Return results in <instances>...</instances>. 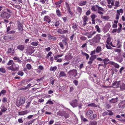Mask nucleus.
Listing matches in <instances>:
<instances>
[{"instance_id":"1","label":"nucleus","mask_w":125,"mask_h":125,"mask_svg":"<svg viewBox=\"0 0 125 125\" xmlns=\"http://www.w3.org/2000/svg\"><path fill=\"white\" fill-rule=\"evenodd\" d=\"M69 77L73 80H76L78 79L79 76L77 77H76L77 75V71L76 69H73L69 71L68 72Z\"/></svg>"},{"instance_id":"2","label":"nucleus","mask_w":125,"mask_h":125,"mask_svg":"<svg viewBox=\"0 0 125 125\" xmlns=\"http://www.w3.org/2000/svg\"><path fill=\"white\" fill-rule=\"evenodd\" d=\"M101 36L100 34L96 35L90 40V42L93 44L98 43L100 42Z\"/></svg>"},{"instance_id":"3","label":"nucleus","mask_w":125,"mask_h":125,"mask_svg":"<svg viewBox=\"0 0 125 125\" xmlns=\"http://www.w3.org/2000/svg\"><path fill=\"white\" fill-rule=\"evenodd\" d=\"M25 101V97L24 96L20 97L19 100L16 99V105L18 107L20 106H22L24 103Z\"/></svg>"},{"instance_id":"4","label":"nucleus","mask_w":125,"mask_h":125,"mask_svg":"<svg viewBox=\"0 0 125 125\" xmlns=\"http://www.w3.org/2000/svg\"><path fill=\"white\" fill-rule=\"evenodd\" d=\"M1 17L3 18L8 19L11 16V14L8 13L7 12L3 11L0 14Z\"/></svg>"},{"instance_id":"5","label":"nucleus","mask_w":125,"mask_h":125,"mask_svg":"<svg viewBox=\"0 0 125 125\" xmlns=\"http://www.w3.org/2000/svg\"><path fill=\"white\" fill-rule=\"evenodd\" d=\"M96 32L94 31L91 32L89 33H83L82 34L84 35H86L89 38H91L94 34H95Z\"/></svg>"},{"instance_id":"6","label":"nucleus","mask_w":125,"mask_h":125,"mask_svg":"<svg viewBox=\"0 0 125 125\" xmlns=\"http://www.w3.org/2000/svg\"><path fill=\"white\" fill-rule=\"evenodd\" d=\"M78 101L76 99L74 100L69 102L70 105L73 107H76L78 105Z\"/></svg>"},{"instance_id":"7","label":"nucleus","mask_w":125,"mask_h":125,"mask_svg":"<svg viewBox=\"0 0 125 125\" xmlns=\"http://www.w3.org/2000/svg\"><path fill=\"white\" fill-rule=\"evenodd\" d=\"M119 108L123 109L125 107V100L120 102L118 104Z\"/></svg>"},{"instance_id":"8","label":"nucleus","mask_w":125,"mask_h":125,"mask_svg":"<svg viewBox=\"0 0 125 125\" xmlns=\"http://www.w3.org/2000/svg\"><path fill=\"white\" fill-rule=\"evenodd\" d=\"M121 81H120L118 82L116 81L112 84V87H119Z\"/></svg>"},{"instance_id":"9","label":"nucleus","mask_w":125,"mask_h":125,"mask_svg":"<svg viewBox=\"0 0 125 125\" xmlns=\"http://www.w3.org/2000/svg\"><path fill=\"white\" fill-rule=\"evenodd\" d=\"M96 58V56L95 55H91L89 59V61L88 62V64H91L93 63V61Z\"/></svg>"},{"instance_id":"10","label":"nucleus","mask_w":125,"mask_h":125,"mask_svg":"<svg viewBox=\"0 0 125 125\" xmlns=\"http://www.w3.org/2000/svg\"><path fill=\"white\" fill-rule=\"evenodd\" d=\"M18 27L19 31H22L23 30L22 25L19 21H18L17 22Z\"/></svg>"},{"instance_id":"11","label":"nucleus","mask_w":125,"mask_h":125,"mask_svg":"<svg viewBox=\"0 0 125 125\" xmlns=\"http://www.w3.org/2000/svg\"><path fill=\"white\" fill-rule=\"evenodd\" d=\"M14 38L10 35H7L5 36L3 38L4 40L7 41L8 40H13L14 39Z\"/></svg>"},{"instance_id":"12","label":"nucleus","mask_w":125,"mask_h":125,"mask_svg":"<svg viewBox=\"0 0 125 125\" xmlns=\"http://www.w3.org/2000/svg\"><path fill=\"white\" fill-rule=\"evenodd\" d=\"M118 98L117 97H116L114 98H112L111 99L109 100V102L111 103H116L117 101Z\"/></svg>"},{"instance_id":"13","label":"nucleus","mask_w":125,"mask_h":125,"mask_svg":"<svg viewBox=\"0 0 125 125\" xmlns=\"http://www.w3.org/2000/svg\"><path fill=\"white\" fill-rule=\"evenodd\" d=\"M110 63L111 65H113L116 68H118L120 66L118 64L112 61L110 62Z\"/></svg>"},{"instance_id":"14","label":"nucleus","mask_w":125,"mask_h":125,"mask_svg":"<svg viewBox=\"0 0 125 125\" xmlns=\"http://www.w3.org/2000/svg\"><path fill=\"white\" fill-rule=\"evenodd\" d=\"M59 77V78L61 77H67V75L64 72L62 71L60 72Z\"/></svg>"},{"instance_id":"15","label":"nucleus","mask_w":125,"mask_h":125,"mask_svg":"<svg viewBox=\"0 0 125 125\" xmlns=\"http://www.w3.org/2000/svg\"><path fill=\"white\" fill-rule=\"evenodd\" d=\"M44 21H46L48 23L50 22L51 20L50 19V18L48 16H45L44 17Z\"/></svg>"},{"instance_id":"16","label":"nucleus","mask_w":125,"mask_h":125,"mask_svg":"<svg viewBox=\"0 0 125 125\" xmlns=\"http://www.w3.org/2000/svg\"><path fill=\"white\" fill-rule=\"evenodd\" d=\"M1 110L2 112H4L7 110V108L4 105H2L0 107Z\"/></svg>"},{"instance_id":"17","label":"nucleus","mask_w":125,"mask_h":125,"mask_svg":"<svg viewBox=\"0 0 125 125\" xmlns=\"http://www.w3.org/2000/svg\"><path fill=\"white\" fill-rule=\"evenodd\" d=\"M27 54L31 55L34 52V51H33L32 49L27 50L26 51Z\"/></svg>"},{"instance_id":"18","label":"nucleus","mask_w":125,"mask_h":125,"mask_svg":"<svg viewBox=\"0 0 125 125\" xmlns=\"http://www.w3.org/2000/svg\"><path fill=\"white\" fill-rule=\"evenodd\" d=\"M87 3V1H81L78 3V5L80 6H83L85 5Z\"/></svg>"},{"instance_id":"19","label":"nucleus","mask_w":125,"mask_h":125,"mask_svg":"<svg viewBox=\"0 0 125 125\" xmlns=\"http://www.w3.org/2000/svg\"><path fill=\"white\" fill-rule=\"evenodd\" d=\"M110 27V25H109V26H107L105 27L104 29V32H107L109 30Z\"/></svg>"},{"instance_id":"20","label":"nucleus","mask_w":125,"mask_h":125,"mask_svg":"<svg viewBox=\"0 0 125 125\" xmlns=\"http://www.w3.org/2000/svg\"><path fill=\"white\" fill-rule=\"evenodd\" d=\"M48 37L49 39H52L53 41H55L56 40V37L52 36L50 34H48Z\"/></svg>"},{"instance_id":"21","label":"nucleus","mask_w":125,"mask_h":125,"mask_svg":"<svg viewBox=\"0 0 125 125\" xmlns=\"http://www.w3.org/2000/svg\"><path fill=\"white\" fill-rule=\"evenodd\" d=\"M101 47L100 46H98L96 49V52L97 53L101 51Z\"/></svg>"},{"instance_id":"22","label":"nucleus","mask_w":125,"mask_h":125,"mask_svg":"<svg viewBox=\"0 0 125 125\" xmlns=\"http://www.w3.org/2000/svg\"><path fill=\"white\" fill-rule=\"evenodd\" d=\"M77 12H78L80 13V15H81L82 11V8L79 6L77 7Z\"/></svg>"},{"instance_id":"23","label":"nucleus","mask_w":125,"mask_h":125,"mask_svg":"<svg viewBox=\"0 0 125 125\" xmlns=\"http://www.w3.org/2000/svg\"><path fill=\"white\" fill-rule=\"evenodd\" d=\"M97 122L95 121H90L89 125H97Z\"/></svg>"},{"instance_id":"24","label":"nucleus","mask_w":125,"mask_h":125,"mask_svg":"<svg viewBox=\"0 0 125 125\" xmlns=\"http://www.w3.org/2000/svg\"><path fill=\"white\" fill-rule=\"evenodd\" d=\"M17 48L21 51H22L24 49V47L23 45H19L17 47Z\"/></svg>"},{"instance_id":"25","label":"nucleus","mask_w":125,"mask_h":125,"mask_svg":"<svg viewBox=\"0 0 125 125\" xmlns=\"http://www.w3.org/2000/svg\"><path fill=\"white\" fill-rule=\"evenodd\" d=\"M72 27L75 30L77 29V26L78 25H77L76 23H73L72 24Z\"/></svg>"},{"instance_id":"26","label":"nucleus","mask_w":125,"mask_h":125,"mask_svg":"<svg viewBox=\"0 0 125 125\" xmlns=\"http://www.w3.org/2000/svg\"><path fill=\"white\" fill-rule=\"evenodd\" d=\"M50 83L52 85H53L54 83V82L55 81H56L55 79H54L52 77H51L50 78Z\"/></svg>"},{"instance_id":"27","label":"nucleus","mask_w":125,"mask_h":125,"mask_svg":"<svg viewBox=\"0 0 125 125\" xmlns=\"http://www.w3.org/2000/svg\"><path fill=\"white\" fill-rule=\"evenodd\" d=\"M121 89L125 90V84L124 83H122L119 86Z\"/></svg>"},{"instance_id":"28","label":"nucleus","mask_w":125,"mask_h":125,"mask_svg":"<svg viewBox=\"0 0 125 125\" xmlns=\"http://www.w3.org/2000/svg\"><path fill=\"white\" fill-rule=\"evenodd\" d=\"M7 52L8 53H13L15 51L14 50H12V49L10 48L8 49Z\"/></svg>"},{"instance_id":"29","label":"nucleus","mask_w":125,"mask_h":125,"mask_svg":"<svg viewBox=\"0 0 125 125\" xmlns=\"http://www.w3.org/2000/svg\"><path fill=\"white\" fill-rule=\"evenodd\" d=\"M19 69L18 67H15L13 65H12V71H16L18 70Z\"/></svg>"},{"instance_id":"30","label":"nucleus","mask_w":125,"mask_h":125,"mask_svg":"<svg viewBox=\"0 0 125 125\" xmlns=\"http://www.w3.org/2000/svg\"><path fill=\"white\" fill-rule=\"evenodd\" d=\"M88 106H91L92 107H97V105L94 103L90 104L88 105Z\"/></svg>"},{"instance_id":"31","label":"nucleus","mask_w":125,"mask_h":125,"mask_svg":"<svg viewBox=\"0 0 125 125\" xmlns=\"http://www.w3.org/2000/svg\"><path fill=\"white\" fill-rule=\"evenodd\" d=\"M57 69V67L56 66H54L53 67H51L50 68V70L52 71H54Z\"/></svg>"},{"instance_id":"32","label":"nucleus","mask_w":125,"mask_h":125,"mask_svg":"<svg viewBox=\"0 0 125 125\" xmlns=\"http://www.w3.org/2000/svg\"><path fill=\"white\" fill-rule=\"evenodd\" d=\"M67 40V39L66 38H65V39L62 40V42L65 45H68L67 42L66 41Z\"/></svg>"},{"instance_id":"33","label":"nucleus","mask_w":125,"mask_h":125,"mask_svg":"<svg viewBox=\"0 0 125 125\" xmlns=\"http://www.w3.org/2000/svg\"><path fill=\"white\" fill-rule=\"evenodd\" d=\"M91 17L92 20H95L94 19L96 17H97V16L94 14H92L91 16Z\"/></svg>"},{"instance_id":"34","label":"nucleus","mask_w":125,"mask_h":125,"mask_svg":"<svg viewBox=\"0 0 125 125\" xmlns=\"http://www.w3.org/2000/svg\"><path fill=\"white\" fill-rule=\"evenodd\" d=\"M63 116H64L65 119L69 117V115L68 113H66L65 112L64 113Z\"/></svg>"},{"instance_id":"35","label":"nucleus","mask_w":125,"mask_h":125,"mask_svg":"<svg viewBox=\"0 0 125 125\" xmlns=\"http://www.w3.org/2000/svg\"><path fill=\"white\" fill-rule=\"evenodd\" d=\"M38 42H33L31 43V45H32L36 46L38 45Z\"/></svg>"},{"instance_id":"36","label":"nucleus","mask_w":125,"mask_h":125,"mask_svg":"<svg viewBox=\"0 0 125 125\" xmlns=\"http://www.w3.org/2000/svg\"><path fill=\"white\" fill-rule=\"evenodd\" d=\"M123 59L122 57L119 58L117 59V61L120 63H121L123 61Z\"/></svg>"},{"instance_id":"37","label":"nucleus","mask_w":125,"mask_h":125,"mask_svg":"<svg viewBox=\"0 0 125 125\" xmlns=\"http://www.w3.org/2000/svg\"><path fill=\"white\" fill-rule=\"evenodd\" d=\"M101 18L104 19L105 20H107L109 19V17L108 16H103L102 15H101Z\"/></svg>"},{"instance_id":"38","label":"nucleus","mask_w":125,"mask_h":125,"mask_svg":"<svg viewBox=\"0 0 125 125\" xmlns=\"http://www.w3.org/2000/svg\"><path fill=\"white\" fill-rule=\"evenodd\" d=\"M93 113V112L92 110H88L86 112V115H89L90 114Z\"/></svg>"},{"instance_id":"39","label":"nucleus","mask_w":125,"mask_h":125,"mask_svg":"<svg viewBox=\"0 0 125 125\" xmlns=\"http://www.w3.org/2000/svg\"><path fill=\"white\" fill-rule=\"evenodd\" d=\"M56 12L58 16L60 17L61 15V12L59 10H56Z\"/></svg>"},{"instance_id":"40","label":"nucleus","mask_w":125,"mask_h":125,"mask_svg":"<svg viewBox=\"0 0 125 125\" xmlns=\"http://www.w3.org/2000/svg\"><path fill=\"white\" fill-rule=\"evenodd\" d=\"M26 67L28 70H30L31 69V66L30 64H28L26 65Z\"/></svg>"},{"instance_id":"41","label":"nucleus","mask_w":125,"mask_h":125,"mask_svg":"<svg viewBox=\"0 0 125 125\" xmlns=\"http://www.w3.org/2000/svg\"><path fill=\"white\" fill-rule=\"evenodd\" d=\"M81 118L82 120H83L84 122L87 121L88 120L86 118H84L83 117L82 115L81 116Z\"/></svg>"},{"instance_id":"42","label":"nucleus","mask_w":125,"mask_h":125,"mask_svg":"<svg viewBox=\"0 0 125 125\" xmlns=\"http://www.w3.org/2000/svg\"><path fill=\"white\" fill-rule=\"evenodd\" d=\"M17 74L18 75L22 76L23 75L24 73L22 71H20L18 72Z\"/></svg>"},{"instance_id":"43","label":"nucleus","mask_w":125,"mask_h":125,"mask_svg":"<svg viewBox=\"0 0 125 125\" xmlns=\"http://www.w3.org/2000/svg\"><path fill=\"white\" fill-rule=\"evenodd\" d=\"M95 28L96 29L97 31L99 32H100L101 31L99 27V26L98 25H96L95 27Z\"/></svg>"},{"instance_id":"44","label":"nucleus","mask_w":125,"mask_h":125,"mask_svg":"<svg viewBox=\"0 0 125 125\" xmlns=\"http://www.w3.org/2000/svg\"><path fill=\"white\" fill-rule=\"evenodd\" d=\"M0 72L3 73H4L6 72V71L5 69L3 68H0Z\"/></svg>"},{"instance_id":"45","label":"nucleus","mask_w":125,"mask_h":125,"mask_svg":"<svg viewBox=\"0 0 125 125\" xmlns=\"http://www.w3.org/2000/svg\"><path fill=\"white\" fill-rule=\"evenodd\" d=\"M84 22H86L88 19L87 17L86 16H84V17H83Z\"/></svg>"},{"instance_id":"46","label":"nucleus","mask_w":125,"mask_h":125,"mask_svg":"<svg viewBox=\"0 0 125 125\" xmlns=\"http://www.w3.org/2000/svg\"><path fill=\"white\" fill-rule=\"evenodd\" d=\"M63 0H60L59 1L57 2H56L55 4L56 5H58L59 4H61Z\"/></svg>"},{"instance_id":"47","label":"nucleus","mask_w":125,"mask_h":125,"mask_svg":"<svg viewBox=\"0 0 125 125\" xmlns=\"http://www.w3.org/2000/svg\"><path fill=\"white\" fill-rule=\"evenodd\" d=\"M13 63V61L12 60H10L8 63H7V65H10L12 64Z\"/></svg>"},{"instance_id":"48","label":"nucleus","mask_w":125,"mask_h":125,"mask_svg":"<svg viewBox=\"0 0 125 125\" xmlns=\"http://www.w3.org/2000/svg\"><path fill=\"white\" fill-rule=\"evenodd\" d=\"M80 40H83V41H85L86 40V38L83 36H81L80 38Z\"/></svg>"},{"instance_id":"49","label":"nucleus","mask_w":125,"mask_h":125,"mask_svg":"<svg viewBox=\"0 0 125 125\" xmlns=\"http://www.w3.org/2000/svg\"><path fill=\"white\" fill-rule=\"evenodd\" d=\"M97 115L96 114H94L93 115V117H92V118H91V119L92 120H93L94 119L96 118L97 117Z\"/></svg>"},{"instance_id":"50","label":"nucleus","mask_w":125,"mask_h":125,"mask_svg":"<svg viewBox=\"0 0 125 125\" xmlns=\"http://www.w3.org/2000/svg\"><path fill=\"white\" fill-rule=\"evenodd\" d=\"M57 32L58 33H60L61 34H62V30L60 29H59L57 30Z\"/></svg>"},{"instance_id":"51","label":"nucleus","mask_w":125,"mask_h":125,"mask_svg":"<svg viewBox=\"0 0 125 125\" xmlns=\"http://www.w3.org/2000/svg\"><path fill=\"white\" fill-rule=\"evenodd\" d=\"M59 24L60 23L59 21H57L55 22L54 25L55 26L57 27L59 25Z\"/></svg>"},{"instance_id":"52","label":"nucleus","mask_w":125,"mask_h":125,"mask_svg":"<svg viewBox=\"0 0 125 125\" xmlns=\"http://www.w3.org/2000/svg\"><path fill=\"white\" fill-rule=\"evenodd\" d=\"M68 32V31L67 30H62V34H64L65 33H67Z\"/></svg>"},{"instance_id":"53","label":"nucleus","mask_w":125,"mask_h":125,"mask_svg":"<svg viewBox=\"0 0 125 125\" xmlns=\"http://www.w3.org/2000/svg\"><path fill=\"white\" fill-rule=\"evenodd\" d=\"M7 101V98L6 97H4L3 98L2 100V101L4 103L6 102Z\"/></svg>"},{"instance_id":"54","label":"nucleus","mask_w":125,"mask_h":125,"mask_svg":"<svg viewBox=\"0 0 125 125\" xmlns=\"http://www.w3.org/2000/svg\"><path fill=\"white\" fill-rule=\"evenodd\" d=\"M53 103L51 100H49L47 102L46 104H53Z\"/></svg>"},{"instance_id":"55","label":"nucleus","mask_w":125,"mask_h":125,"mask_svg":"<svg viewBox=\"0 0 125 125\" xmlns=\"http://www.w3.org/2000/svg\"><path fill=\"white\" fill-rule=\"evenodd\" d=\"M106 47L108 49H112V48L111 47V46L108 45L106 44Z\"/></svg>"},{"instance_id":"56","label":"nucleus","mask_w":125,"mask_h":125,"mask_svg":"<svg viewBox=\"0 0 125 125\" xmlns=\"http://www.w3.org/2000/svg\"><path fill=\"white\" fill-rule=\"evenodd\" d=\"M59 45L61 48L63 49L64 48L63 45L61 42H60L59 43Z\"/></svg>"},{"instance_id":"57","label":"nucleus","mask_w":125,"mask_h":125,"mask_svg":"<svg viewBox=\"0 0 125 125\" xmlns=\"http://www.w3.org/2000/svg\"><path fill=\"white\" fill-rule=\"evenodd\" d=\"M35 120V119H33L31 120L30 121H29L28 123V125H29L31 124L33 122V121Z\"/></svg>"},{"instance_id":"58","label":"nucleus","mask_w":125,"mask_h":125,"mask_svg":"<svg viewBox=\"0 0 125 125\" xmlns=\"http://www.w3.org/2000/svg\"><path fill=\"white\" fill-rule=\"evenodd\" d=\"M82 103H79L78 105V108L79 109H81L82 108Z\"/></svg>"},{"instance_id":"59","label":"nucleus","mask_w":125,"mask_h":125,"mask_svg":"<svg viewBox=\"0 0 125 125\" xmlns=\"http://www.w3.org/2000/svg\"><path fill=\"white\" fill-rule=\"evenodd\" d=\"M73 83L76 86H77L78 84V81L76 80H74L73 82Z\"/></svg>"},{"instance_id":"60","label":"nucleus","mask_w":125,"mask_h":125,"mask_svg":"<svg viewBox=\"0 0 125 125\" xmlns=\"http://www.w3.org/2000/svg\"><path fill=\"white\" fill-rule=\"evenodd\" d=\"M31 102H28L27 103V105L26 106V108H28L30 105Z\"/></svg>"},{"instance_id":"61","label":"nucleus","mask_w":125,"mask_h":125,"mask_svg":"<svg viewBox=\"0 0 125 125\" xmlns=\"http://www.w3.org/2000/svg\"><path fill=\"white\" fill-rule=\"evenodd\" d=\"M104 61V62H108L110 60L109 59L107 58H105L103 60Z\"/></svg>"},{"instance_id":"62","label":"nucleus","mask_w":125,"mask_h":125,"mask_svg":"<svg viewBox=\"0 0 125 125\" xmlns=\"http://www.w3.org/2000/svg\"><path fill=\"white\" fill-rule=\"evenodd\" d=\"M13 6L15 8H17L18 9H20L21 8V7L18 5H14Z\"/></svg>"},{"instance_id":"63","label":"nucleus","mask_w":125,"mask_h":125,"mask_svg":"<svg viewBox=\"0 0 125 125\" xmlns=\"http://www.w3.org/2000/svg\"><path fill=\"white\" fill-rule=\"evenodd\" d=\"M91 13V12L89 10H88L86 13V14L87 15H89Z\"/></svg>"},{"instance_id":"64","label":"nucleus","mask_w":125,"mask_h":125,"mask_svg":"<svg viewBox=\"0 0 125 125\" xmlns=\"http://www.w3.org/2000/svg\"><path fill=\"white\" fill-rule=\"evenodd\" d=\"M119 1H116L115 2V6L116 7H118L119 6Z\"/></svg>"}]
</instances>
